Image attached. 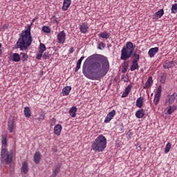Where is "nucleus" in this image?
<instances>
[{
    "instance_id": "1",
    "label": "nucleus",
    "mask_w": 177,
    "mask_h": 177,
    "mask_svg": "<svg viewBox=\"0 0 177 177\" xmlns=\"http://www.w3.org/2000/svg\"><path fill=\"white\" fill-rule=\"evenodd\" d=\"M91 60L92 56L88 57L85 60L82 68V73L86 77V78H88V80L97 81V80H100L102 77H104V75H103V71H102V64H100L99 62H93L86 69V64H88V63H89Z\"/></svg>"
},
{
    "instance_id": "2",
    "label": "nucleus",
    "mask_w": 177,
    "mask_h": 177,
    "mask_svg": "<svg viewBox=\"0 0 177 177\" xmlns=\"http://www.w3.org/2000/svg\"><path fill=\"white\" fill-rule=\"evenodd\" d=\"M32 44V36H31V25H28L26 29L23 30L19 35L15 48L20 50H27L28 46Z\"/></svg>"
},
{
    "instance_id": "3",
    "label": "nucleus",
    "mask_w": 177,
    "mask_h": 177,
    "mask_svg": "<svg viewBox=\"0 0 177 177\" xmlns=\"http://www.w3.org/2000/svg\"><path fill=\"white\" fill-rule=\"evenodd\" d=\"M1 144H2V149L1 151V161L2 164L4 165H8V164H10L12 162V155L8 151V139L6 138V135L2 134L1 135Z\"/></svg>"
},
{
    "instance_id": "4",
    "label": "nucleus",
    "mask_w": 177,
    "mask_h": 177,
    "mask_svg": "<svg viewBox=\"0 0 177 177\" xmlns=\"http://www.w3.org/2000/svg\"><path fill=\"white\" fill-rule=\"evenodd\" d=\"M106 146L107 139L106 138V137H104V136L100 135L93 142L91 145V149L97 153H102V151H104Z\"/></svg>"
},
{
    "instance_id": "5",
    "label": "nucleus",
    "mask_w": 177,
    "mask_h": 177,
    "mask_svg": "<svg viewBox=\"0 0 177 177\" xmlns=\"http://www.w3.org/2000/svg\"><path fill=\"white\" fill-rule=\"evenodd\" d=\"M135 48H136V45H133L132 42L128 41L121 50V60H128L132 56Z\"/></svg>"
},
{
    "instance_id": "6",
    "label": "nucleus",
    "mask_w": 177,
    "mask_h": 177,
    "mask_svg": "<svg viewBox=\"0 0 177 177\" xmlns=\"http://www.w3.org/2000/svg\"><path fill=\"white\" fill-rule=\"evenodd\" d=\"M100 62L102 64L101 70L104 77V75H106V74H107V73L109 72V70L110 68V64L109 63L107 57L104 56H102L100 58Z\"/></svg>"
},
{
    "instance_id": "7",
    "label": "nucleus",
    "mask_w": 177,
    "mask_h": 177,
    "mask_svg": "<svg viewBox=\"0 0 177 177\" xmlns=\"http://www.w3.org/2000/svg\"><path fill=\"white\" fill-rule=\"evenodd\" d=\"M15 128H16V123H15V118H10L8 122V129L10 133H12V132L15 131Z\"/></svg>"
},
{
    "instance_id": "8",
    "label": "nucleus",
    "mask_w": 177,
    "mask_h": 177,
    "mask_svg": "<svg viewBox=\"0 0 177 177\" xmlns=\"http://www.w3.org/2000/svg\"><path fill=\"white\" fill-rule=\"evenodd\" d=\"M58 44H63L66 42V32L62 30L57 35Z\"/></svg>"
},
{
    "instance_id": "9",
    "label": "nucleus",
    "mask_w": 177,
    "mask_h": 177,
    "mask_svg": "<svg viewBox=\"0 0 177 177\" xmlns=\"http://www.w3.org/2000/svg\"><path fill=\"white\" fill-rule=\"evenodd\" d=\"M176 93H174L172 95H168L165 101V104H172L176 99Z\"/></svg>"
},
{
    "instance_id": "10",
    "label": "nucleus",
    "mask_w": 177,
    "mask_h": 177,
    "mask_svg": "<svg viewBox=\"0 0 177 177\" xmlns=\"http://www.w3.org/2000/svg\"><path fill=\"white\" fill-rule=\"evenodd\" d=\"M115 115V110L113 109L111 112H109L106 117L105 118L104 122L105 124H109L113 120V117Z\"/></svg>"
},
{
    "instance_id": "11",
    "label": "nucleus",
    "mask_w": 177,
    "mask_h": 177,
    "mask_svg": "<svg viewBox=\"0 0 177 177\" xmlns=\"http://www.w3.org/2000/svg\"><path fill=\"white\" fill-rule=\"evenodd\" d=\"M79 27L82 34H86L88 29L89 28V27H88V24L86 23L81 24Z\"/></svg>"
},
{
    "instance_id": "12",
    "label": "nucleus",
    "mask_w": 177,
    "mask_h": 177,
    "mask_svg": "<svg viewBox=\"0 0 177 177\" xmlns=\"http://www.w3.org/2000/svg\"><path fill=\"white\" fill-rule=\"evenodd\" d=\"M158 47L150 48L148 52L149 57H154V56H156V54L158 53Z\"/></svg>"
},
{
    "instance_id": "13",
    "label": "nucleus",
    "mask_w": 177,
    "mask_h": 177,
    "mask_svg": "<svg viewBox=\"0 0 177 177\" xmlns=\"http://www.w3.org/2000/svg\"><path fill=\"white\" fill-rule=\"evenodd\" d=\"M41 157L42 156L41 155V152L39 151L35 152L33 156L34 162H35V164H38L39 162H40Z\"/></svg>"
},
{
    "instance_id": "14",
    "label": "nucleus",
    "mask_w": 177,
    "mask_h": 177,
    "mask_svg": "<svg viewBox=\"0 0 177 177\" xmlns=\"http://www.w3.org/2000/svg\"><path fill=\"white\" fill-rule=\"evenodd\" d=\"M70 5H71V0H64L62 10H67L70 8Z\"/></svg>"
},
{
    "instance_id": "15",
    "label": "nucleus",
    "mask_w": 177,
    "mask_h": 177,
    "mask_svg": "<svg viewBox=\"0 0 177 177\" xmlns=\"http://www.w3.org/2000/svg\"><path fill=\"white\" fill-rule=\"evenodd\" d=\"M145 115H146V112L144 109H139L136 112V117H137V118H143Z\"/></svg>"
},
{
    "instance_id": "16",
    "label": "nucleus",
    "mask_w": 177,
    "mask_h": 177,
    "mask_svg": "<svg viewBox=\"0 0 177 177\" xmlns=\"http://www.w3.org/2000/svg\"><path fill=\"white\" fill-rule=\"evenodd\" d=\"M70 92H71V86H65L62 89V95L63 96H68V95H70Z\"/></svg>"
},
{
    "instance_id": "17",
    "label": "nucleus",
    "mask_w": 177,
    "mask_h": 177,
    "mask_svg": "<svg viewBox=\"0 0 177 177\" xmlns=\"http://www.w3.org/2000/svg\"><path fill=\"white\" fill-rule=\"evenodd\" d=\"M54 133L57 135V136H60V133H62V125L57 124L54 127Z\"/></svg>"
},
{
    "instance_id": "18",
    "label": "nucleus",
    "mask_w": 177,
    "mask_h": 177,
    "mask_svg": "<svg viewBox=\"0 0 177 177\" xmlns=\"http://www.w3.org/2000/svg\"><path fill=\"white\" fill-rule=\"evenodd\" d=\"M99 38H102L103 39H109L110 38V33L107 32V31H104L100 32L98 35Z\"/></svg>"
},
{
    "instance_id": "19",
    "label": "nucleus",
    "mask_w": 177,
    "mask_h": 177,
    "mask_svg": "<svg viewBox=\"0 0 177 177\" xmlns=\"http://www.w3.org/2000/svg\"><path fill=\"white\" fill-rule=\"evenodd\" d=\"M153 85V77H149L144 86V89H149Z\"/></svg>"
},
{
    "instance_id": "20",
    "label": "nucleus",
    "mask_w": 177,
    "mask_h": 177,
    "mask_svg": "<svg viewBox=\"0 0 177 177\" xmlns=\"http://www.w3.org/2000/svg\"><path fill=\"white\" fill-rule=\"evenodd\" d=\"M77 106H72L70 109H69V114L71 115V117H72L73 118H75V116L77 115Z\"/></svg>"
},
{
    "instance_id": "21",
    "label": "nucleus",
    "mask_w": 177,
    "mask_h": 177,
    "mask_svg": "<svg viewBox=\"0 0 177 177\" xmlns=\"http://www.w3.org/2000/svg\"><path fill=\"white\" fill-rule=\"evenodd\" d=\"M85 59V57L82 56L80 57V59L77 61L76 64V68H75V73L78 72V70L81 68V64L82 63V61Z\"/></svg>"
},
{
    "instance_id": "22",
    "label": "nucleus",
    "mask_w": 177,
    "mask_h": 177,
    "mask_svg": "<svg viewBox=\"0 0 177 177\" xmlns=\"http://www.w3.org/2000/svg\"><path fill=\"white\" fill-rule=\"evenodd\" d=\"M24 113L26 118H30V117H31V110L30 109V107L28 106L25 107L24 109Z\"/></svg>"
},
{
    "instance_id": "23",
    "label": "nucleus",
    "mask_w": 177,
    "mask_h": 177,
    "mask_svg": "<svg viewBox=\"0 0 177 177\" xmlns=\"http://www.w3.org/2000/svg\"><path fill=\"white\" fill-rule=\"evenodd\" d=\"M136 106H137L138 109H142V106H143V97H140L137 99Z\"/></svg>"
},
{
    "instance_id": "24",
    "label": "nucleus",
    "mask_w": 177,
    "mask_h": 177,
    "mask_svg": "<svg viewBox=\"0 0 177 177\" xmlns=\"http://www.w3.org/2000/svg\"><path fill=\"white\" fill-rule=\"evenodd\" d=\"M172 64H174V62L169 61V60H166L165 62V64L163 65V67L165 68H171L172 67Z\"/></svg>"
},
{
    "instance_id": "25",
    "label": "nucleus",
    "mask_w": 177,
    "mask_h": 177,
    "mask_svg": "<svg viewBox=\"0 0 177 177\" xmlns=\"http://www.w3.org/2000/svg\"><path fill=\"white\" fill-rule=\"evenodd\" d=\"M21 171L24 174L28 172V165L26 162H24L22 164Z\"/></svg>"
},
{
    "instance_id": "26",
    "label": "nucleus",
    "mask_w": 177,
    "mask_h": 177,
    "mask_svg": "<svg viewBox=\"0 0 177 177\" xmlns=\"http://www.w3.org/2000/svg\"><path fill=\"white\" fill-rule=\"evenodd\" d=\"M167 114H172V113H174V111H175V110H176V106L175 105H172V106H169L168 108H167Z\"/></svg>"
},
{
    "instance_id": "27",
    "label": "nucleus",
    "mask_w": 177,
    "mask_h": 177,
    "mask_svg": "<svg viewBox=\"0 0 177 177\" xmlns=\"http://www.w3.org/2000/svg\"><path fill=\"white\" fill-rule=\"evenodd\" d=\"M20 55L19 53H14L12 55V62H20Z\"/></svg>"
},
{
    "instance_id": "28",
    "label": "nucleus",
    "mask_w": 177,
    "mask_h": 177,
    "mask_svg": "<svg viewBox=\"0 0 177 177\" xmlns=\"http://www.w3.org/2000/svg\"><path fill=\"white\" fill-rule=\"evenodd\" d=\"M163 15H164L163 9H160V10H158V12H156L155 13V16H156V19H160Z\"/></svg>"
},
{
    "instance_id": "29",
    "label": "nucleus",
    "mask_w": 177,
    "mask_h": 177,
    "mask_svg": "<svg viewBox=\"0 0 177 177\" xmlns=\"http://www.w3.org/2000/svg\"><path fill=\"white\" fill-rule=\"evenodd\" d=\"M59 171H60V166L57 165L56 166L55 170L53 171V177H57Z\"/></svg>"
},
{
    "instance_id": "30",
    "label": "nucleus",
    "mask_w": 177,
    "mask_h": 177,
    "mask_svg": "<svg viewBox=\"0 0 177 177\" xmlns=\"http://www.w3.org/2000/svg\"><path fill=\"white\" fill-rule=\"evenodd\" d=\"M20 55L22 56L21 58L22 62H27L28 60V55L25 53H21Z\"/></svg>"
},
{
    "instance_id": "31",
    "label": "nucleus",
    "mask_w": 177,
    "mask_h": 177,
    "mask_svg": "<svg viewBox=\"0 0 177 177\" xmlns=\"http://www.w3.org/2000/svg\"><path fill=\"white\" fill-rule=\"evenodd\" d=\"M172 147V145L171 144V142H168L166 145V147L165 148V153H166V154L167 153H169V150H171V147Z\"/></svg>"
},
{
    "instance_id": "32",
    "label": "nucleus",
    "mask_w": 177,
    "mask_h": 177,
    "mask_svg": "<svg viewBox=\"0 0 177 177\" xmlns=\"http://www.w3.org/2000/svg\"><path fill=\"white\" fill-rule=\"evenodd\" d=\"M44 50H46V46L44 44L41 43L39 44V53H43Z\"/></svg>"
},
{
    "instance_id": "33",
    "label": "nucleus",
    "mask_w": 177,
    "mask_h": 177,
    "mask_svg": "<svg viewBox=\"0 0 177 177\" xmlns=\"http://www.w3.org/2000/svg\"><path fill=\"white\" fill-rule=\"evenodd\" d=\"M138 69H139V64H132V65L130 67L131 71H135V70Z\"/></svg>"
},
{
    "instance_id": "34",
    "label": "nucleus",
    "mask_w": 177,
    "mask_h": 177,
    "mask_svg": "<svg viewBox=\"0 0 177 177\" xmlns=\"http://www.w3.org/2000/svg\"><path fill=\"white\" fill-rule=\"evenodd\" d=\"M171 13H174V15L177 12V3L171 5Z\"/></svg>"
},
{
    "instance_id": "35",
    "label": "nucleus",
    "mask_w": 177,
    "mask_h": 177,
    "mask_svg": "<svg viewBox=\"0 0 177 177\" xmlns=\"http://www.w3.org/2000/svg\"><path fill=\"white\" fill-rule=\"evenodd\" d=\"M160 97H161V96L155 95L154 100H153V103L155 106H157L158 104V102H160Z\"/></svg>"
},
{
    "instance_id": "36",
    "label": "nucleus",
    "mask_w": 177,
    "mask_h": 177,
    "mask_svg": "<svg viewBox=\"0 0 177 177\" xmlns=\"http://www.w3.org/2000/svg\"><path fill=\"white\" fill-rule=\"evenodd\" d=\"M42 31H44V32L49 34V32H50V28H49V26H44L42 27Z\"/></svg>"
},
{
    "instance_id": "37",
    "label": "nucleus",
    "mask_w": 177,
    "mask_h": 177,
    "mask_svg": "<svg viewBox=\"0 0 177 177\" xmlns=\"http://www.w3.org/2000/svg\"><path fill=\"white\" fill-rule=\"evenodd\" d=\"M162 87L161 86H158L157 91H156V96H161V92H162Z\"/></svg>"
},
{
    "instance_id": "38",
    "label": "nucleus",
    "mask_w": 177,
    "mask_h": 177,
    "mask_svg": "<svg viewBox=\"0 0 177 177\" xmlns=\"http://www.w3.org/2000/svg\"><path fill=\"white\" fill-rule=\"evenodd\" d=\"M132 59H133V60H140V55H139V54H136V53H133V56L132 57Z\"/></svg>"
},
{
    "instance_id": "39",
    "label": "nucleus",
    "mask_w": 177,
    "mask_h": 177,
    "mask_svg": "<svg viewBox=\"0 0 177 177\" xmlns=\"http://www.w3.org/2000/svg\"><path fill=\"white\" fill-rule=\"evenodd\" d=\"M131 89H132V84H129L124 90V92L129 94V92H131Z\"/></svg>"
},
{
    "instance_id": "40",
    "label": "nucleus",
    "mask_w": 177,
    "mask_h": 177,
    "mask_svg": "<svg viewBox=\"0 0 177 177\" xmlns=\"http://www.w3.org/2000/svg\"><path fill=\"white\" fill-rule=\"evenodd\" d=\"M43 59H49V57H50V53H49V52H46L44 53V54L42 56Z\"/></svg>"
},
{
    "instance_id": "41",
    "label": "nucleus",
    "mask_w": 177,
    "mask_h": 177,
    "mask_svg": "<svg viewBox=\"0 0 177 177\" xmlns=\"http://www.w3.org/2000/svg\"><path fill=\"white\" fill-rule=\"evenodd\" d=\"M165 80H166L165 75H164V74H162L160 77V82H161V84H165Z\"/></svg>"
},
{
    "instance_id": "42",
    "label": "nucleus",
    "mask_w": 177,
    "mask_h": 177,
    "mask_svg": "<svg viewBox=\"0 0 177 177\" xmlns=\"http://www.w3.org/2000/svg\"><path fill=\"white\" fill-rule=\"evenodd\" d=\"M104 49V44L103 42H100L99 44H98V49H100L102 50V48Z\"/></svg>"
},
{
    "instance_id": "43",
    "label": "nucleus",
    "mask_w": 177,
    "mask_h": 177,
    "mask_svg": "<svg viewBox=\"0 0 177 177\" xmlns=\"http://www.w3.org/2000/svg\"><path fill=\"white\" fill-rule=\"evenodd\" d=\"M42 56H43L42 53H39V54L37 55L36 59H37V60H41Z\"/></svg>"
},
{
    "instance_id": "44",
    "label": "nucleus",
    "mask_w": 177,
    "mask_h": 177,
    "mask_svg": "<svg viewBox=\"0 0 177 177\" xmlns=\"http://www.w3.org/2000/svg\"><path fill=\"white\" fill-rule=\"evenodd\" d=\"M41 120H45V115L41 114L39 117V120L41 121Z\"/></svg>"
},
{
    "instance_id": "45",
    "label": "nucleus",
    "mask_w": 177,
    "mask_h": 177,
    "mask_svg": "<svg viewBox=\"0 0 177 177\" xmlns=\"http://www.w3.org/2000/svg\"><path fill=\"white\" fill-rule=\"evenodd\" d=\"M128 95H129L128 93H126V91H124L123 93V94L122 95V97H127V96H128Z\"/></svg>"
},
{
    "instance_id": "46",
    "label": "nucleus",
    "mask_w": 177,
    "mask_h": 177,
    "mask_svg": "<svg viewBox=\"0 0 177 177\" xmlns=\"http://www.w3.org/2000/svg\"><path fill=\"white\" fill-rule=\"evenodd\" d=\"M138 62H139V60L133 59L132 64H138Z\"/></svg>"
},
{
    "instance_id": "47",
    "label": "nucleus",
    "mask_w": 177,
    "mask_h": 177,
    "mask_svg": "<svg viewBox=\"0 0 177 177\" xmlns=\"http://www.w3.org/2000/svg\"><path fill=\"white\" fill-rule=\"evenodd\" d=\"M127 70H128V68L126 66V67H124L122 70V73H127Z\"/></svg>"
},
{
    "instance_id": "48",
    "label": "nucleus",
    "mask_w": 177,
    "mask_h": 177,
    "mask_svg": "<svg viewBox=\"0 0 177 177\" xmlns=\"http://www.w3.org/2000/svg\"><path fill=\"white\" fill-rule=\"evenodd\" d=\"M69 53H74V47H71V48L69 49Z\"/></svg>"
},
{
    "instance_id": "49",
    "label": "nucleus",
    "mask_w": 177,
    "mask_h": 177,
    "mask_svg": "<svg viewBox=\"0 0 177 177\" xmlns=\"http://www.w3.org/2000/svg\"><path fill=\"white\" fill-rule=\"evenodd\" d=\"M124 82H127V80H124Z\"/></svg>"
},
{
    "instance_id": "50",
    "label": "nucleus",
    "mask_w": 177,
    "mask_h": 177,
    "mask_svg": "<svg viewBox=\"0 0 177 177\" xmlns=\"http://www.w3.org/2000/svg\"><path fill=\"white\" fill-rule=\"evenodd\" d=\"M151 96H153V93L151 94Z\"/></svg>"
}]
</instances>
